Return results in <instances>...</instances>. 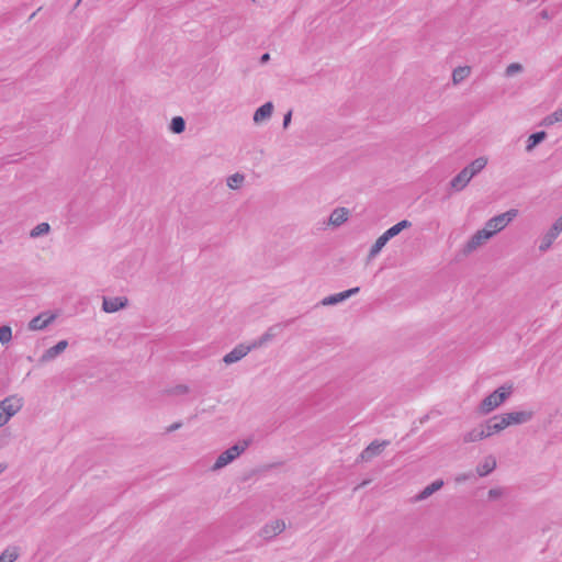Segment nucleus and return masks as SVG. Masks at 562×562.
<instances>
[{
    "mask_svg": "<svg viewBox=\"0 0 562 562\" xmlns=\"http://www.w3.org/2000/svg\"><path fill=\"white\" fill-rule=\"evenodd\" d=\"M512 393V385H502L493 393L487 395L480 405V411L483 414H488L496 407H498Z\"/></svg>",
    "mask_w": 562,
    "mask_h": 562,
    "instance_id": "nucleus-1",
    "label": "nucleus"
},
{
    "mask_svg": "<svg viewBox=\"0 0 562 562\" xmlns=\"http://www.w3.org/2000/svg\"><path fill=\"white\" fill-rule=\"evenodd\" d=\"M517 215L516 210H509L505 213L498 214L492 218H490L484 226V231L491 234V237L494 236L497 232L504 229Z\"/></svg>",
    "mask_w": 562,
    "mask_h": 562,
    "instance_id": "nucleus-2",
    "label": "nucleus"
},
{
    "mask_svg": "<svg viewBox=\"0 0 562 562\" xmlns=\"http://www.w3.org/2000/svg\"><path fill=\"white\" fill-rule=\"evenodd\" d=\"M390 445L389 440H374L372 441L362 452L359 454L357 461L359 462H369L374 457L380 456L384 448Z\"/></svg>",
    "mask_w": 562,
    "mask_h": 562,
    "instance_id": "nucleus-3",
    "label": "nucleus"
},
{
    "mask_svg": "<svg viewBox=\"0 0 562 562\" xmlns=\"http://www.w3.org/2000/svg\"><path fill=\"white\" fill-rule=\"evenodd\" d=\"M562 232V217L553 223L550 229L542 236L539 244V250L546 252L553 241L557 239L559 234Z\"/></svg>",
    "mask_w": 562,
    "mask_h": 562,
    "instance_id": "nucleus-4",
    "label": "nucleus"
},
{
    "mask_svg": "<svg viewBox=\"0 0 562 562\" xmlns=\"http://www.w3.org/2000/svg\"><path fill=\"white\" fill-rule=\"evenodd\" d=\"M23 398L18 395H11L0 402V411L8 415L9 419L21 411Z\"/></svg>",
    "mask_w": 562,
    "mask_h": 562,
    "instance_id": "nucleus-5",
    "label": "nucleus"
},
{
    "mask_svg": "<svg viewBox=\"0 0 562 562\" xmlns=\"http://www.w3.org/2000/svg\"><path fill=\"white\" fill-rule=\"evenodd\" d=\"M506 427L510 425H521L530 422L533 417L532 411H520L501 414Z\"/></svg>",
    "mask_w": 562,
    "mask_h": 562,
    "instance_id": "nucleus-6",
    "label": "nucleus"
},
{
    "mask_svg": "<svg viewBox=\"0 0 562 562\" xmlns=\"http://www.w3.org/2000/svg\"><path fill=\"white\" fill-rule=\"evenodd\" d=\"M283 327L284 325L282 324H276L270 326L259 338H257L250 344L252 349L255 350L267 345L282 331Z\"/></svg>",
    "mask_w": 562,
    "mask_h": 562,
    "instance_id": "nucleus-7",
    "label": "nucleus"
},
{
    "mask_svg": "<svg viewBox=\"0 0 562 562\" xmlns=\"http://www.w3.org/2000/svg\"><path fill=\"white\" fill-rule=\"evenodd\" d=\"M252 349L251 345L239 344L223 358L225 364H233L246 357Z\"/></svg>",
    "mask_w": 562,
    "mask_h": 562,
    "instance_id": "nucleus-8",
    "label": "nucleus"
},
{
    "mask_svg": "<svg viewBox=\"0 0 562 562\" xmlns=\"http://www.w3.org/2000/svg\"><path fill=\"white\" fill-rule=\"evenodd\" d=\"M491 238V234L486 233L484 229L477 231L464 245L463 254L469 255L480 246H482L486 240Z\"/></svg>",
    "mask_w": 562,
    "mask_h": 562,
    "instance_id": "nucleus-9",
    "label": "nucleus"
},
{
    "mask_svg": "<svg viewBox=\"0 0 562 562\" xmlns=\"http://www.w3.org/2000/svg\"><path fill=\"white\" fill-rule=\"evenodd\" d=\"M285 529V522L282 519H276L269 524H266L261 530L260 536L265 539H272L280 535Z\"/></svg>",
    "mask_w": 562,
    "mask_h": 562,
    "instance_id": "nucleus-10",
    "label": "nucleus"
},
{
    "mask_svg": "<svg viewBox=\"0 0 562 562\" xmlns=\"http://www.w3.org/2000/svg\"><path fill=\"white\" fill-rule=\"evenodd\" d=\"M128 303L125 296L103 297L102 310L106 313H114L124 308Z\"/></svg>",
    "mask_w": 562,
    "mask_h": 562,
    "instance_id": "nucleus-11",
    "label": "nucleus"
},
{
    "mask_svg": "<svg viewBox=\"0 0 562 562\" xmlns=\"http://www.w3.org/2000/svg\"><path fill=\"white\" fill-rule=\"evenodd\" d=\"M359 291H360V289L358 286H356V288L349 289L347 291L326 296L322 300L321 303L324 306L335 305V304H338V303L347 300L348 297L357 294Z\"/></svg>",
    "mask_w": 562,
    "mask_h": 562,
    "instance_id": "nucleus-12",
    "label": "nucleus"
},
{
    "mask_svg": "<svg viewBox=\"0 0 562 562\" xmlns=\"http://www.w3.org/2000/svg\"><path fill=\"white\" fill-rule=\"evenodd\" d=\"M56 316L54 314L42 313L33 317L29 323L30 330H42L54 322Z\"/></svg>",
    "mask_w": 562,
    "mask_h": 562,
    "instance_id": "nucleus-13",
    "label": "nucleus"
},
{
    "mask_svg": "<svg viewBox=\"0 0 562 562\" xmlns=\"http://www.w3.org/2000/svg\"><path fill=\"white\" fill-rule=\"evenodd\" d=\"M483 427H484V432L487 438V437L505 429L506 425L504 424V418L502 417V415H496V416L492 417L491 419H488L486 422V424L483 425Z\"/></svg>",
    "mask_w": 562,
    "mask_h": 562,
    "instance_id": "nucleus-14",
    "label": "nucleus"
},
{
    "mask_svg": "<svg viewBox=\"0 0 562 562\" xmlns=\"http://www.w3.org/2000/svg\"><path fill=\"white\" fill-rule=\"evenodd\" d=\"M67 346H68V341L67 340L58 341L55 346H53V347L48 348L47 350H45V352L40 358V361L41 362H48V361L54 360L58 355H60L61 352L65 351Z\"/></svg>",
    "mask_w": 562,
    "mask_h": 562,
    "instance_id": "nucleus-15",
    "label": "nucleus"
},
{
    "mask_svg": "<svg viewBox=\"0 0 562 562\" xmlns=\"http://www.w3.org/2000/svg\"><path fill=\"white\" fill-rule=\"evenodd\" d=\"M273 112L272 102H267L259 106L254 113V122L256 124H260L267 120H269Z\"/></svg>",
    "mask_w": 562,
    "mask_h": 562,
    "instance_id": "nucleus-16",
    "label": "nucleus"
},
{
    "mask_svg": "<svg viewBox=\"0 0 562 562\" xmlns=\"http://www.w3.org/2000/svg\"><path fill=\"white\" fill-rule=\"evenodd\" d=\"M471 179L472 177L469 176L468 170L463 168L456 177L452 178L450 187L454 191H461L468 186Z\"/></svg>",
    "mask_w": 562,
    "mask_h": 562,
    "instance_id": "nucleus-17",
    "label": "nucleus"
},
{
    "mask_svg": "<svg viewBox=\"0 0 562 562\" xmlns=\"http://www.w3.org/2000/svg\"><path fill=\"white\" fill-rule=\"evenodd\" d=\"M349 217V210L346 207H337L335 209L329 216V225L338 227L347 222Z\"/></svg>",
    "mask_w": 562,
    "mask_h": 562,
    "instance_id": "nucleus-18",
    "label": "nucleus"
},
{
    "mask_svg": "<svg viewBox=\"0 0 562 562\" xmlns=\"http://www.w3.org/2000/svg\"><path fill=\"white\" fill-rule=\"evenodd\" d=\"M496 468V460L494 457L488 456L476 467V473L483 477L492 473Z\"/></svg>",
    "mask_w": 562,
    "mask_h": 562,
    "instance_id": "nucleus-19",
    "label": "nucleus"
},
{
    "mask_svg": "<svg viewBox=\"0 0 562 562\" xmlns=\"http://www.w3.org/2000/svg\"><path fill=\"white\" fill-rule=\"evenodd\" d=\"M412 226V223L407 220H403L398 223H396L395 225H393L392 227H390L389 229H386L383 235L385 237V239L390 240L391 238L397 236L403 229L405 228H408Z\"/></svg>",
    "mask_w": 562,
    "mask_h": 562,
    "instance_id": "nucleus-20",
    "label": "nucleus"
},
{
    "mask_svg": "<svg viewBox=\"0 0 562 562\" xmlns=\"http://www.w3.org/2000/svg\"><path fill=\"white\" fill-rule=\"evenodd\" d=\"M443 485L442 480H436L431 484L427 485L417 496L416 501H424L432 495L435 492L439 491Z\"/></svg>",
    "mask_w": 562,
    "mask_h": 562,
    "instance_id": "nucleus-21",
    "label": "nucleus"
},
{
    "mask_svg": "<svg viewBox=\"0 0 562 562\" xmlns=\"http://www.w3.org/2000/svg\"><path fill=\"white\" fill-rule=\"evenodd\" d=\"M486 164H487L486 158L479 157V158L474 159L470 165L464 167V169H467L469 172V176L473 178L475 175H477L481 170H483L485 168Z\"/></svg>",
    "mask_w": 562,
    "mask_h": 562,
    "instance_id": "nucleus-22",
    "label": "nucleus"
},
{
    "mask_svg": "<svg viewBox=\"0 0 562 562\" xmlns=\"http://www.w3.org/2000/svg\"><path fill=\"white\" fill-rule=\"evenodd\" d=\"M484 438H486V435L484 432V427L482 425V426L473 428L469 432L464 434L463 435V442H465V443L474 442V441H477V440H482Z\"/></svg>",
    "mask_w": 562,
    "mask_h": 562,
    "instance_id": "nucleus-23",
    "label": "nucleus"
},
{
    "mask_svg": "<svg viewBox=\"0 0 562 562\" xmlns=\"http://www.w3.org/2000/svg\"><path fill=\"white\" fill-rule=\"evenodd\" d=\"M547 137V133L544 131L536 132L531 134L527 139L526 150L531 151L537 145H539Z\"/></svg>",
    "mask_w": 562,
    "mask_h": 562,
    "instance_id": "nucleus-24",
    "label": "nucleus"
},
{
    "mask_svg": "<svg viewBox=\"0 0 562 562\" xmlns=\"http://www.w3.org/2000/svg\"><path fill=\"white\" fill-rule=\"evenodd\" d=\"M555 123H562V108L543 117L542 121L540 122V125L549 127Z\"/></svg>",
    "mask_w": 562,
    "mask_h": 562,
    "instance_id": "nucleus-25",
    "label": "nucleus"
},
{
    "mask_svg": "<svg viewBox=\"0 0 562 562\" xmlns=\"http://www.w3.org/2000/svg\"><path fill=\"white\" fill-rule=\"evenodd\" d=\"M233 461H234L233 458L229 456L227 450H225V451H223L217 457V459L215 460L214 464L211 467V470L212 471H218V470L223 469L224 467H226L227 464H229Z\"/></svg>",
    "mask_w": 562,
    "mask_h": 562,
    "instance_id": "nucleus-26",
    "label": "nucleus"
},
{
    "mask_svg": "<svg viewBox=\"0 0 562 562\" xmlns=\"http://www.w3.org/2000/svg\"><path fill=\"white\" fill-rule=\"evenodd\" d=\"M387 241L389 240L385 239L383 234L380 237H378V239L372 245V247L369 251L368 258L373 259L374 257H376L380 254V251L383 249V247L386 245Z\"/></svg>",
    "mask_w": 562,
    "mask_h": 562,
    "instance_id": "nucleus-27",
    "label": "nucleus"
},
{
    "mask_svg": "<svg viewBox=\"0 0 562 562\" xmlns=\"http://www.w3.org/2000/svg\"><path fill=\"white\" fill-rule=\"evenodd\" d=\"M471 72V69L470 67L468 66H464V67H457L453 72H452V80H453V83H460L461 81H463L467 77H469Z\"/></svg>",
    "mask_w": 562,
    "mask_h": 562,
    "instance_id": "nucleus-28",
    "label": "nucleus"
},
{
    "mask_svg": "<svg viewBox=\"0 0 562 562\" xmlns=\"http://www.w3.org/2000/svg\"><path fill=\"white\" fill-rule=\"evenodd\" d=\"M249 446V441L245 440L243 442H238L231 448L227 449V452L233 458V460L237 459Z\"/></svg>",
    "mask_w": 562,
    "mask_h": 562,
    "instance_id": "nucleus-29",
    "label": "nucleus"
},
{
    "mask_svg": "<svg viewBox=\"0 0 562 562\" xmlns=\"http://www.w3.org/2000/svg\"><path fill=\"white\" fill-rule=\"evenodd\" d=\"M19 557L18 549L15 547L7 548L0 554V562H14Z\"/></svg>",
    "mask_w": 562,
    "mask_h": 562,
    "instance_id": "nucleus-30",
    "label": "nucleus"
},
{
    "mask_svg": "<svg viewBox=\"0 0 562 562\" xmlns=\"http://www.w3.org/2000/svg\"><path fill=\"white\" fill-rule=\"evenodd\" d=\"M170 130L175 134H180L186 130V121L181 116H175L170 123Z\"/></svg>",
    "mask_w": 562,
    "mask_h": 562,
    "instance_id": "nucleus-31",
    "label": "nucleus"
},
{
    "mask_svg": "<svg viewBox=\"0 0 562 562\" xmlns=\"http://www.w3.org/2000/svg\"><path fill=\"white\" fill-rule=\"evenodd\" d=\"M50 229V226L48 223H41L38 225H36L31 232H30V236L32 238H37L40 236H43V235H46L48 234Z\"/></svg>",
    "mask_w": 562,
    "mask_h": 562,
    "instance_id": "nucleus-32",
    "label": "nucleus"
},
{
    "mask_svg": "<svg viewBox=\"0 0 562 562\" xmlns=\"http://www.w3.org/2000/svg\"><path fill=\"white\" fill-rule=\"evenodd\" d=\"M244 176L240 173H234L233 176L228 177L227 179V186L231 189H237L244 181Z\"/></svg>",
    "mask_w": 562,
    "mask_h": 562,
    "instance_id": "nucleus-33",
    "label": "nucleus"
},
{
    "mask_svg": "<svg viewBox=\"0 0 562 562\" xmlns=\"http://www.w3.org/2000/svg\"><path fill=\"white\" fill-rule=\"evenodd\" d=\"M12 338V330L10 326H1L0 327V342L2 345L8 344Z\"/></svg>",
    "mask_w": 562,
    "mask_h": 562,
    "instance_id": "nucleus-34",
    "label": "nucleus"
},
{
    "mask_svg": "<svg viewBox=\"0 0 562 562\" xmlns=\"http://www.w3.org/2000/svg\"><path fill=\"white\" fill-rule=\"evenodd\" d=\"M524 70V67L521 64L519 63H513V64H509L506 69H505V75L507 77H513L515 76L516 74H519Z\"/></svg>",
    "mask_w": 562,
    "mask_h": 562,
    "instance_id": "nucleus-35",
    "label": "nucleus"
},
{
    "mask_svg": "<svg viewBox=\"0 0 562 562\" xmlns=\"http://www.w3.org/2000/svg\"><path fill=\"white\" fill-rule=\"evenodd\" d=\"M170 394H173V395H181V394H186L189 392V387L184 384H179L172 389H170L168 391Z\"/></svg>",
    "mask_w": 562,
    "mask_h": 562,
    "instance_id": "nucleus-36",
    "label": "nucleus"
},
{
    "mask_svg": "<svg viewBox=\"0 0 562 562\" xmlns=\"http://www.w3.org/2000/svg\"><path fill=\"white\" fill-rule=\"evenodd\" d=\"M503 494H504V491L501 487L491 488L488 491V498L490 499H497V498L502 497Z\"/></svg>",
    "mask_w": 562,
    "mask_h": 562,
    "instance_id": "nucleus-37",
    "label": "nucleus"
},
{
    "mask_svg": "<svg viewBox=\"0 0 562 562\" xmlns=\"http://www.w3.org/2000/svg\"><path fill=\"white\" fill-rule=\"evenodd\" d=\"M473 477V473H463L456 477V482L461 483Z\"/></svg>",
    "mask_w": 562,
    "mask_h": 562,
    "instance_id": "nucleus-38",
    "label": "nucleus"
},
{
    "mask_svg": "<svg viewBox=\"0 0 562 562\" xmlns=\"http://www.w3.org/2000/svg\"><path fill=\"white\" fill-rule=\"evenodd\" d=\"M291 119H292V111L290 110L283 116V123H282L283 128H286L290 125Z\"/></svg>",
    "mask_w": 562,
    "mask_h": 562,
    "instance_id": "nucleus-39",
    "label": "nucleus"
},
{
    "mask_svg": "<svg viewBox=\"0 0 562 562\" xmlns=\"http://www.w3.org/2000/svg\"><path fill=\"white\" fill-rule=\"evenodd\" d=\"M9 420L8 415L0 411V427L4 426Z\"/></svg>",
    "mask_w": 562,
    "mask_h": 562,
    "instance_id": "nucleus-40",
    "label": "nucleus"
},
{
    "mask_svg": "<svg viewBox=\"0 0 562 562\" xmlns=\"http://www.w3.org/2000/svg\"><path fill=\"white\" fill-rule=\"evenodd\" d=\"M181 425H182V424H181L180 422L173 423V424H171V425L167 428V431H168V432H172V431H175V430L179 429V428L181 427Z\"/></svg>",
    "mask_w": 562,
    "mask_h": 562,
    "instance_id": "nucleus-41",
    "label": "nucleus"
},
{
    "mask_svg": "<svg viewBox=\"0 0 562 562\" xmlns=\"http://www.w3.org/2000/svg\"><path fill=\"white\" fill-rule=\"evenodd\" d=\"M270 59V55L268 53L263 54L260 58V63L265 64Z\"/></svg>",
    "mask_w": 562,
    "mask_h": 562,
    "instance_id": "nucleus-42",
    "label": "nucleus"
},
{
    "mask_svg": "<svg viewBox=\"0 0 562 562\" xmlns=\"http://www.w3.org/2000/svg\"><path fill=\"white\" fill-rule=\"evenodd\" d=\"M8 465L5 463H0V474L7 470Z\"/></svg>",
    "mask_w": 562,
    "mask_h": 562,
    "instance_id": "nucleus-43",
    "label": "nucleus"
}]
</instances>
